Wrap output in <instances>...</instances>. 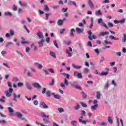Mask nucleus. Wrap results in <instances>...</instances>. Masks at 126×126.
Segmentation results:
<instances>
[{
    "label": "nucleus",
    "instance_id": "nucleus-1",
    "mask_svg": "<svg viewBox=\"0 0 126 126\" xmlns=\"http://www.w3.org/2000/svg\"><path fill=\"white\" fill-rule=\"evenodd\" d=\"M7 84L9 88L8 90L5 91V94L6 97H11V94H12V92H13V89L11 88L12 85H11V83L9 81L7 82Z\"/></svg>",
    "mask_w": 126,
    "mask_h": 126
},
{
    "label": "nucleus",
    "instance_id": "nucleus-2",
    "mask_svg": "<svg viewBox=\"0 0 126 126\" xmlns=\"http://www.w3.org/2000/svg\"><path fill=\"white\" fill-rule=\"evenodd\" d=\"M69 85V82H68V79H64V83H61L60 86L63 88V89H65V86H68Z\"/></svg>",
    "mask_w": 126,
    "mask_h": 126
},
{
    "label": "nucleus",
    "instance_id": "nucleus-3",
    "mask_svg": "<svg viewBox=\"0 0 126 126\" xmlns=\"http://www.w3.org/2000/svg\"><path fill=\"white\" fill-rule=\"evenodd\" d=\"M15 116H16L18 119H20L21 121H25V120H26V118L25 117H23V115L20 112H16L15 113Z\"/></svg>",
    "mask_w": 126,
    "mask_h": 126
},
{
    "label": "nucleus",
    "instance_id": "nucleus-4",
    "mask_svg": "<svg viewBox=\"0 0 126 126\" xmlns=\"http://www.w3.org/2000/svg\"><path fill=\"white\" fill-rule=\"evenodd\" d=\"M93 104H94V105H93L91 107V110H93L94 111H96L97 109H98V100L94 99L93 101Z\"/></svg>",
    "mask_w": 126,
    "mask_h": 126
},
{
    "label": "nucleus",
    "instance_id": "nucleus-5",
    "mask_svg": "<svg viewBox=\"0 0 126 126\" xmlns=\"http://www.w3.org/2000/svg\"><path fill=\"white\" fill-rule=\"evenodd\" d=\"M88 38L91 40V41H92L93 39H96L97 38L95 35H92V32L91 31H89L88 32Z\"/></svg>",
    "mask_w": 126,
    "mask_h": 126
},
{
    "label": "nucleus",
    "instance_id": "nucleus-6",
    "mask_svg": "<svg viewBox=\"0 0 126 126\" xmlns=\"http://www.w3.org/2000/svg\"><path fill=\"white\" fill-rule=\"evenodd\" d=\"M74 76H76V77H77V78H79L80 79H82V78H83L82 73H81V72H78L77 71H75L74 72Z\"/></svg>",
    "mask_w": 126,
    "mask_h": 126
},
{
    "label": "nucleus",
    "instance_id": "nucleus-7",
    "mask_svg": "<svg viewBox=\"0 0 126 126\" xmlns=\"http://www.w3.org/2000/svg\"><path fill=\"white\" fill-rule=\"evenodd\" d=\"M70 52H72V48L71 47H69L68 49H67L65 50V54L68 55V57L70 58V57H72V54L70 53Z\"/></svg>",
    "mask_w": 126,
    "mask_h": 126
},
{
    "label": "nucleus",
    "instance_id": "nucleus-8",
    "mask_svg": "<svg viewBox=\"0 0 126 126\" xmlns=\"http://www.w3.org/2000/svg\"><path fill=\"white\" fill-rule=\"evenodd\" d=\"M32 86L34 87V88L38 89V90H40V89L42 88V86H41V85H40V84L37 82L32 83Z\"/></svg>",
    "mask_w": 126,
    "mask_h": 126
},
{
    "label": "nucleus",
    "instance_id": "nucleus-9",
    "mask_svg": "<svg viewBox=\"0 0 126 126\" xmlns=\"http://www.w3.org/2000/svg\"><path fill=\"white\" fill-rule=\"evenodd\" d=\"M88 3L89 6L91 8V9H93V8L95 7V5H94V3L92 1V0H88Z\"/></svg>",
    "mask_w": 126,
    "mask_h": 126
},
{
    "label": "nucleus",
    "instance_id": "nucleus-10",
    "mask_svg": "<svg viewBox=\"0 0 126 126\" xmlns=\"http://www.w3.org/2000/svg\"><path fill=\"white\" fill-rule=\"evenodd\" d=\"M34 65L37 66L38 69H42L43 68V65L42 64H40L37 62H35L34 63Z\"/></svg>",
    "mask_w": 126,
    "mask_h": 126
},
{
    "label": "nucleus",
    "instance_id": "nucleus-11",
    "mask_svg": "<svg viewBox=\"0 0 126 126\" xmlns=\"http://www.w3.org/2000/svg\"><path fill=\"white\" fill-rule=\"evenodd\" d=\"M21 96V94H19L17 96H16V94L14 93L13 94V100L15 102H17V99H16V98H20V96Z\"/></svg>",
    "mask_w": 126,
    "mask_h": 126
},
{
    "label": "nucleus",
    "instance_id": "nucleus-12",
    "mask_svg": "<svg viewBox=\"0 0 126 126\" xmlns=\"http://www.w3.org/2000/svg\"><path fill=\"white\" fill-rule=\"evenodd\" d=\"M106 35H109V32H100L98 34V36L99 37H104V36H106Z\"/></svg>",
    "mask_w": 126,
    "mask_h": 126
},
{
    "label": "nucleus",
    "instance_id": "nucleus-13",
    "mask_svg": "<svg viewBox=\"0 0 126 126\" xmlns=\"http://www.w3.org/2000/svg\"><path fill=\"white\" fill-rule=\"evenodd\" d=\"M82 119H83V116H81L80 118L78 119L79 123H80L81 124H83L84 125H86V124H87V121L85 120H82Z\"/></svg>",
    "mask_w": 126,
    "mask_h": 126
},
{
    "label": "nucleus",
    "instance_id": "nucleus-14",
    "mask_svg": "<svg viewBox=\"0 0 126 126\" xmlns=\"http://www.w3.org/2000/svg\"><path fill=\"white\" fill-rule=\"evenodd\" d=\"M44 42H45V40L44 39L42 38L39 41H38V44L40 47V48H41L44 46Z\"/></svg>",
    "mask_w": 126,
    "mask_h": 126
},
{
    "label": "nucleus",
    "instance_id": "nucleus-15",
    "mask_svg": "<svg viewBox=\"0 0 126 126\" xmlns=\"http://www.w3.org/2000/svg\"><path fill=\"white\" fill-rule=\"evenodd\" d=\"M68 4H72V5H74L75 7H77V5H76V2L71 0H68Z\"/></svg>",
    "mask_w": 126,
    "mask_h": 126
},
{
    "label": "nucleus",
    "instance_id": "nucleus-16",
    "mask_svg": "<svg viewBox=\"0 0 126 126\" xmlns=\"http://www.w3.org/2000/svg\"><path fill=\"white\" fill-rule=\"evenodd\" d=\"M83 31H84V30L83 29H80L79 28H76V32L78 34H81V33H83Z\"/></svg>",
    "mask_w": 126,
    "mask_h": 126
},
{
    "label": "nucleus",
    "instance_id": "nucleus-17",
    "mask_svg": "<svg viewBox=\"0 0 126 126\" xmlns=\"http://www.w3.org/2000/svg\"><path fill=\"white\" fill-rule=\"evenodd\" d=\"M37 36H38V38L39 39H43L44 38V35H43V33L41 32H38L37 34Z\"/></svg>",
    "mask_w": 126,
    "mask_h": 126
},
{
    "label": "nucleus",
    "instance_id": "nucleus-18",
    "mask_svg": "<svg viewBox=\"0 0 126 126\" xmlns=\"http://www.w3.org/2000/svg\"><path fill=\"white\" fill-rule=\"evenodd\" d=\"M99 76H107L109 74V72H104L102 71L99 74Z\"/></svg>",
    "mask_w": 126,
    "mask_h": 126
},
{
    "label": "nucleus",
    "instance_id": "nucleus-19",
    "mask_svg": "<svg viewBox=\"0 0 126 126\" xmlns=\"http://www.w3.org/2000/svg\"><path fill=\"white\" fill-rule=\"evenodd\" d=\"M40 106H42L43 109H49V106H48V105H47L44 102H40Z\"/></svg>",
    "mask_w": 126,
    "mask_h": 126
},
{
    "label": "nucleus",
    "instance_id": "nucleus-20",
    "mask_svg": "<svg viewBox=\"0 0 126 126\" xmlns=\"http://www.w3.org/2000/svg\"><path fill=\"white\" fill-rule=\"evenodd\" d=\"M19 3L21 6H23L24 7H26V6H27V3L26 2L19 1Z\"/></svg>",
    "mask_w": 126,
    "mask_h": 126
},
{
    "label": "nucleus",
    "instance_id": "nucleus-21",
    "mask_svg": "<svg viewBox=\"0 0 126 126\" xmlns=\"http://www.w3.org/2000/svg\"><path fill=\"white\" fill-rule=\"evenodd\" d=\"M26 86L28 90H32V87H31V85L29 82L26 83Z\"/></svg>",
    "mask_w": 126,
    "mask_h": 126
},
{
    "label": "nucleus",
    "instance_id": "nucleus-22",
    "mask_svg": "<svg viewBox=\"0 0 126 126\" xmlns=\"http://www.w3.org/2000/svg\"><path fill=\"white\" fill-rule=\"evenodd\" d=\"M80 109V105L77 103L76 106L74 107V110L75 111H78Z\"/></svg>",
    "mask_w": 126,
    "mask_h": 126
},
{
    "label": "nucleus",
    "instance_id": "nucleus-23",
    "mask_svg": "<svg viewBox=\"0 0 126 126\" xmlns=\"http://www.w3.org/2000/svg\"><path fill=\"white\" fill-rule=\"evenodd\" d=\"M49 54L51 57L54 58L55 59H57V55H56V53L53 51H50Z\"/></svg>",
    "mask_w": 126,
    "mask_h": 126
},
{
    "label": "nucleus",
    "instance_id": "nucleus-24",
    "mask_svg": "<svg viewBox=\"0 0 126 126\" xmlns=\"http://www.w3.org/2000/svg\"><path fill=\"white\" fill-rule=\"evenodd\" d=\"M43 10L46 11V12H49L50 11V8L47 5H45L43 7Z\"/></svg>",
    "mask_w": 126,
    "mask_h": 126
},
{
    "label": "nucleus",
    "instance_id": "nucleus-25",
    "mask_svg": "<svg viewBox=\"0 0 126 126\" xmlns=\"http://www.w3.org/2000/svg\"><path fill=\"white\" fill-rule=\"evenodd\" d=\"M94 21V19H93V17L91 18V24L89 26L90 29H92V28L93 27Z\"/></svg>",
    "mask_w": 126,
    "mask_h": 126
},
{
    "label": "nucleus",
    "instance_id": "nucleus-26",
    "mask_svg": "<svg viewBox=\"0 0 126 126\" xmlns=\"http://www.w3.org/2000/svg\"><path fill=\"white\" fill-rule=\"evenodd\" d=\"M98 125H99V126H108V124H107V123H106L105 122H104V121L101 122H99Z\"/></svg>",
    "mask_w": 126,
    "mask_h": 126
},
{
    "label": "nucleus",
    "instance_id": "nucleus-27",
    "mask_svg": "<svg viewBox=\"0 0 126 126\" xmlns=\"http://www.w3.org/2000/svg\"><path fill=\"white\" fill-rule=\"evenodd\" d=\"M41 117H42V118H46V119H49V115H46V114H45V113L42 112L41 115H40Z\"/></svg>",
    "mask_w": 126,
    "mask_h": 126
},
{
    "label": "nucleus",
    "instance_id": "nucleus-28",
    "mask_svg": "<svg viewBox=\"0 0 126 126\" xmlns=\"http://www.w3.org/2000/svg\"><path fill=\"white\" fill-rule=\"evenodd\" d=\"M46 95L48 96V97H51V96H53L54 93H51L50 91H47L46 92Z\"/></svg>",
    "mask_w": 126,
    "mask_h": 126
},
{
    "label": "nucleus",
    "instance_id": "nucleus-29",
    "mask_svg": "<svg viewBox=\"0 0 126 126\" xmlns=\"http://www.w3.org/2000/svg\"><path fill=\"white\" fill-rule=\"evenodd\" d=\"M4 14V15H5V16H9L10 17H11V16H12V13L8 11L5 12Z\"/></svg>",
    "mask_w": 126,
    "mask_h": 126
},
{
    "label": "nucleus",
    "instance_id": "nucleus-30",
    "mask_svg": "<svg viewBox=\"0 0 126 126\" xmlns=\"http://www.w3.org/2000/svg\"><path fill=\"white\" fill-rule=\"evenodd\" d=\"M53 96H54V97L55 98V99H60L62 98V96H61L60 95H59V94H55V93H54Z\"/></svg>",
    "mask_w": 126,
    "mask_h": 126
},
{
    "label": "nucleus",
    "instance_id": "nucleus-31",
    "mask_svg": "<svg viewBox=\"0 0 126 126\" xmlns=\"http://www.w3.org/2000/svg\"><path fill=\"white\" fill-rule=\"evenodd\" d=\"M8 110L9 113L11 114L12 115L13 114V112H14V110H13V109L11 107H8Z\"/></svg>",
    "mask_w": 126,
    "mask_h": 126
},
{
    "label": "nucleus",
    "instance_id": "nucleus-32",
    "mask_svg": "<svg viewBox=\"0 0 126 126\" xmlns=\"http://www.w3.org/2000/svg\"><path fill=\"white\" fill-rule=\"evenodd\" d=\"M75 31V30L74 29H72L70 30V36L71 37H74V34L73 33V32Z\"/></svg>",
    "mask_w": 126,
    "mask_h": 126
},
{
    "label": "nucleus",
    "instance_id": "nucleus-33",
    "mask_svg": "<svg viewBox=\"0 0 126 126\" xmlns=\"http://www.w3.org/2000/svg\"><path fill=\"white\" fill-rule=\"evenodd\" d=\"M96 98L98 99V100L101 99V94L100 93V92H97L96 93Z\"/></svg>",
    "mask_w": 126,
    "mask_h": 126
},
{
    "label": "nucleus",
    "instance_id": "nucleus-34",
    "mask_svg": "<svg viewBox=\"0 0 126 126\" xmlns=\"http://www.w3.org/2000/svg\"><path fill=\"white\" fill-rule=\"evenodd\" d=\"M62 74L63 75V76L65 77L64 79H69V74L65 73H63Z\"/></svg>",
    "mask_w": 126,
    "mask_h": 126
},
{
    "label": "nucleus",
    "instance_id": "nucleus-35",
    "mask_svg": "<svg viewBox=\"0 0 126 126\" xmlns=\"http://www.w3.org/2000/svg\"><path fill=\"white\" fill-rule=\"evenodd\" d=\"M27 76L28 77H32V76H33V75L32 74V73L30 72V71H29L27 72Z\"/></svg>",
    "mask_w": 126,
    "mask_h": 126
},
{
    "label": "nucleus",
    "instance_id": "nucleus-36",
    "mask_svg": "<svg viewBox=\"0 0 126 126\" xmlns=\"http://www.w3.org/2000/svg\"><path fill=\"white\" fill-rule=\"evenodd\" d=\"M104 22H103V19L102 18H99L97 20V23L98 24H101V25L103 24Z\"/></svg>",
    "mask_w": 126,
    "mask_h": 126
},
{
    "label": "nucleus",
    "instance_id": "nucleus-37",
    "mask_svg": "<svg viewBox=\"0 0 126 126\" xmlns=\"http://www.w3.org/2000/svg\"><path fill=\"white\" fill-rule=\"evenodd\" d=\"M71 124L73 126H77V121H72L71 122Z\"/></svg>",
    "mask_w": 126,
    "mask_h": 126
},
{
    "label": "nucleus",
    "instance_id": "nucleus-38",
    "mask_svg": "<svg viewBox=\"0 0 126 126\" xmlns=\"http://www.w3.org/2000/svg\"><path fill=\"white\" fill-rule=\"evenodd\" d=\"M0 102L2 103L5 102V97L4 96H2L1 98H0Z\"/></svg>",
    "mask_w": 126,
    "mask_h": 126
},
{
    "label": "nucleus",
    "instance_id": "nucleus-39",
    "mask_svg": "<svg viewBox=\"0 0 126 126\" xmlns=\"http://www.w3.org/2000/svg\"><path fill=\"white\" fill-rule=\"evenodd\" d=\"M108 44H110V45H112V44H113V43L111 42H110V41H107V40H105L104 41L103 45H107Z\"/></svg>",
    "mask_w": 126,
    "mask_h": 126
},
{
    "label": "nucleus",
    "instance_id": "nucleus-40",
    "mask_svg": "<svg viewBox=\"0 0 126 126\" xmlns=\"http://www.w3.org/2000/svg\"><path fill=\"white\" fill-rule=\"evenodd\" d=\"M71 85L73 87V88H75V87L76 86V82L74 81L71 83Z\"/></svg>",
    "mask_w": 126,
    "mask_h": 126
},
{
    "label": "nucleus",
    "instance_id": "nucleus-41",
    "mask_svg": "<svg viewBox=\"0 0 126 126\" xmlns=\"http://www.w3.org/2000/svg\"><path fill=\"white\" fill-rule=\"evenodd\" d=\"M101 14L102 13H101V10H98V11L95 12V15H96V16L101 15Z\"/></svg>",
    "mask_w": 126,
    "mask_h": 126
},
{
    "label": "nucleus",
    "instance_id": "nucleus-42",
    "mask_svg": "<svg viewBox=\"0 0 126 126\" xmlns=\"http://www.w3.org/2000/svg\"><path fill=\"white\" fill-rule=\"evenodd\" d=\"M57 24L59 26H62V25H63V21H62V20H58Z\"/></svg>",
    "mask_w": 126,
    "mask_h": 126
},
{
    "label": "nucleus",
    "instance_id": "nucleus-43",
    "mask_svg": "<svg viewBox=\"0 0 126 126\" xmlns=\"http://www.w3.org/2000/svg\"><path fill=\"white\" fill-rule=\"evenodd\" d=\"M122 42L126 43V34H124L123 37L122 38Z\"/></svg>",
    "mask_w": 126,
    "mask_h": 126
},
{
    "label": "nucleus",
    "instance_id": "nucleus-44",
    "mask_svg": "<svg viewBox=\"0 0 126 126\" xmlns=\"http://www.w3.org/2000/svg\"><path fill=\"white\" fill-rule=\"evenodd\" d=\"M108 122L109 123V124H110V125L113 124V119H112V118L109 117L108 118Z\"/></svg>",
    "mask_w": 126,
    "mask_h": 126
},
{
    "label": "nucleus",
    "instance_id": "nucleus-45",
    "mask_svg": "<svg viewBox=\"0 0 126 126\" xmlns=\"http://www.w3.org/2000/svg\"><path fill=\"white\" fill-rule=\"evenodd\" d=\"M109 38L111 39V40H119V38H116L113 35L109 36Z\"/></svg>",
    "mask_w": 126,
    "mask_h": 126
},
{
    "label": "nucleus",
    "instance_id": "nucleus-46",
    "mask_svg": "<svg viewBox=\"0 0 126 126\" xmlns=\"http://www.w3.org/2000/svg\"><path fill=\"white\" fill-rule=\"evenodd\" d=\"M12 81L13 82H16L17 81H19V78L18 77H14L12 79Z\"/></svg>",
    "mask_w": 126,
    "mask_h": 126
},
{
    "label": "nucleus",
    "instance_id": "nucleus-47",
    "mask_svg": "<svg viewBox=\"0 0 126 126\" xmlns=\"http://www.w3.org/2000/svg\"><path fill=\"white\" fill-rule=\"evenodd\" d=\"M126 22V19L123 18L121 20H119V23H121V24H124Z\"/></svg>",
    "mask_w": 126,
    "mask_h": 126
},
{
    "label": "nucleus",
    "instance_id": "nucleus-48",
    "mask_svg": "<svg viewBox=\"0 0 126 126\" xmlns=\"http://www.w3.org/2000/svg\"><path fill=\"white\" fill-rule=\"evenodd\" d=\"M3 65H4V66H5V67H7V68H10V67L9 66V65H8V64L7 63H3Z\"/></svg>",
    "mask_w": 126,
    "mask_h": 126
},
{
    "label": "nucleus",
    "instance_id": "nucleus-49",
    "mask_svg": "<svg viewBox=\"0 0 126 126\" xmlns=\"http://www.w3.org/2000/svg\"><path fill=\"white\" fill-rule=\"evenodd\" d=\"M52 7L53 8V9H58L59 8L60 6L58 5H56L52 6Z\"/></svg>",
    "mask_w": 126,
    "mask_h": 126
},
{
    "label": "nucleus",
    "instance_id": "nucleus-50",
    "mask_svg": "<svg viewBox=\"0 0 126 126\" xmlns=\"http://www.w3.org/2000/svg\"><path fill=\"white\" fill-rule=\"evenodd\" d=\"M16 52L17 53L18 55H19V56H20V57H21V58H23V55L22 54L21 52H20L18 50H17Z\"/></svg>",
    "mask_w": 126,
    "mask_h": 126
},
{
    "label": "nucleus",
    "instance_id": "nucleus-51",
    "mask_svg": "<svg viewBox=\"0 0 126 126\" xmlns=\"http://www.w3.org/2000/svg\"><path fill=\"white\" fill-rule=\"evenodd\" d=\"M81 106H82V107H83L84 108H87V105H86V104L82 102H80Z\"/></svg>",
    "mask_w": 126,
    "mask_h": 126
},
{
    "label": "nucleus",
    "instance_id": "nucleus-52",
    "mask_svg": "<svg viewBox=\"0 0 126 126\" xmlns=\"http://www.w3.org/2000/svg\"><path fill=\"white\" fill-rule=\"evenodd\" d=\"M43 121L44 122V124H45L46 125L48 124H50V121H49L48 120L46 119H43Z\"/></svg>",
    "mask_w": 126,
    "mask_h": 126
},
{
    "label": "nucleus",
    "instance_id": "nucleus-53",
    "mask_svg": "<svg viewBox=\"0 0 126 126\" xmlns=\"http://www.w3.org/2000/svg\"><path fill=\"white\" fill-rule=\"evenodd\" d=\"M75 88H76V89H78V90H82V88H81L80 86H79V85H76V87H75Z\"/></svg>",
    "mask_w": 126,
    "mask_h": 126
},
{
    "label": "nucleus",
    "instance_id": "nucleus-54",
    "mask_svg": "<svg viewBox=\"0 0 126 126\" xmlns=\"http://www.w3.org/2000/svg\"><path fill=\"white\" fill-rule=\"evenodd\" d=\"M33 103L35 106H38V104H39V102H38V100H33Z\"/></svg>",
    "mask_w": 126,
    "mask_h": 126
},
{
    "label": "nucleus",
    "instance_id": "nucleus-55",
    "mask_svg": "<svg viewBox=\"0 0 126 126\" xmlns=\"http://www.w3.org/2000/svg\"><path fill=\"white\" fill-rule=\"evenodd\" d=\"M54 84H55V80L52 79L51 82L49 83V85H50V86H53V85H54Z\"/></svg>",
    "mask_w": 126,
    "mask_h": 126
},
{
    "label": "nucleus",
    "instance_id": "nucleus-56",
    "mask_svg": "<svg viewBox=\"0 0 126 126\" xmlns=\"http://www.w3.org/2000/svg\"><path fill=\"white\" fill-rule=\"evenodd\" d=\"M58 111H59V113H63V108L61 107L58 109Z\"/></svg>",
    "mask_w": 126,
    "mask_h": 126
},
{
    "label": "nucleus",
    "instance_id": "nucleus-57",
    "mask_svg": "<svg viewBox=\"0 0 126 126\" xmlns=\"http://www.w3.org/2000/svg\"><path fill=\"white\" fill-rule=\"evenodd\" d=\"M45 15H46L45 19L46 20H48L49 19V16L51 15V13H46Z\"/></svg>",
    "mask_w": 126,
    "mask_h": 126
},
{
    "label": "nucleus",
    "instance_id": "nucleus-58",
    "mask_svg": "<svg viewBox=\"0 0 126 126\" xmlns=\"http://www.w3.org/2000/svg\"><path fill=\"white\" fill-rule=\"evenodd\" d=\"M1 54L3 57H4L5 55H6L7 52L5 51H1Z\"/></svg>",
    "mask_w": 126,
    "mask_h": 126
},
{
    "label": "nucleus",
    "instance_id": "nucleus-59",
    "mask_svg": "<svg viewBox=\"0 0 126 126\" xmlns=\"http://www.w3.org/2000/svg\"><path fill=\"white\" fill-rule=\"evenodd\" d=\"M81 114L82 116H86V112H85L84 110H82L81 111Z\"/></svg>",
    "mask_w": 126,
    "mask_h": 126
},
{
    "label": "nucleus",
    "instance_id": "nucleus-60",
    "mask_svg": "<svg viewBox=\"0 0 126 126\" xmlns=\"http://www.w3.org/2000/svg\"><path fill=\"white\" fill-rule=\"evenodd\" d=\"M108 26H109V27H110L111 28H112V27H114V25L113 24V23L111 22L108 23Z\"/></svg>",
    "mask_w": 126,
    "mask_h": 126
},
{
    "label": "nucleus",
    "instance_id": "nucleus-61",
    "mask_svg": "<svg viewBox=\"0 0 126 126\" xmlns=\"http://www.w3.org/2000/svg\"><path fill=\"white\" fill-rule=\"evenodd\" d=\"M54 46H56L57 49H59V45H58V43H57V40H55L54 42Z\"/></svg>",
    "mask_w": 126,
    "mask_h": 126
},
{
    "label": "nucleus",
    "instance_id": "nucleus-62",
    "mask_svg": "<svg viewBox=\"0 0 126 126\" xmlns=\"http://www.w3.org/2000/svg\"><path fill=\"white\" fill-rule=\"evenodd\" d=\"M48 70L51 73H55V70L53 68H49Z\"/></svg>",
    "mask_w": 126,
    "mask_h": 126
},
{
    "label": "nucleus",
    "instance_id": "nucleus-63",
    "mask_svg": "<svg viewBox=\"0 0 126 126\" xmlns=\"http://www.w3.org/2000/svg\"><path fill=\"white\" fill-rule=\"evenodd\" d=\"M108 88H109V83L107 82L106 83L105 86H104V89H108Z\"/></svg>",
    "mask_w": 126,
    "mask_h": 126
},
{
    "label": "nucleus",
    "instance_id": "nucleus-64",
    "mask_svg": "<svg viewBox=\"0 0 126 126\" xmlns=\"http://www.w3.org/2000/svg\"><path fill=\"white\" fill-rule=\"evenodd\" d=\"M84 73H88V72H89V69L88 68H86L84 70Z\"/></svg>",
    "mask_w": 126,
    "mask_h": 126
}]
</instances>
